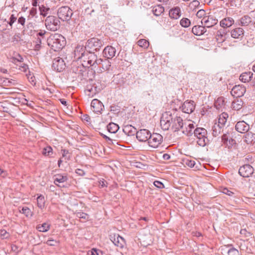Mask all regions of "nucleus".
Wrapping results in <instances>:
<instances>
[{"mask_svg":"<svg viewBox=\"0 0 255 255\" xmlns=\"http://www.w3.org/2000/svg\"><path fill=\"white\" fill-rule=\"evenodd\" d=\"M183 120L180 117L176 116L174 118L171 117V115L167 113L163 114L160 120V125L164 130H167L171 127L174 131L181 129L183 127Z\"/></svg>","mask_w":255,"mask_h":255,"instance_id":"nucleus-1","label":"nucleus"},{"mask_svg":"<svg viewBox=\"0 0 255 255\" xmlns=\"http://www.w3.org/2000/svg\"><path fill=\"white\" fill-rule=\"evenodd\" d=\"M47 43L54 51H59L65 46V38L61 34L56 33L51 35L47 39Z\"/></svg>","mask_w":255,"mask_h":255,"instance_id":"nucleus-2","label":"nucleus"},{"mask_svg":"<svg viewBox=\"0 0 255 255\" xmlns=\"http://www.w3.org/2000/svg\"><path fill=\"white\" fill-rule=\"evenodd\" d=\"M194 136L197 138V143L201 146H205L208 142L207 138V131L206 129L202 128H198L194 130Z\"/></svg>","mask_w":255,"mask_h":255,"instance_id":"nucleus-3","label":"nucleus"},{"mask_svg":"<svg viewBox=\"0 0 255 255\" xmlns=\"http://www.w3.org/2000/svg\"><path fill=\"white\" fill-rule=\"evenodd\" d=\"M103 45V41L98 38L93 37L88 40L86 44V47L89 51L94 52V51H99Z\"/></svg>","mask_w":255,"mask_h":255,"instance_id":"nucleus-4","label":"nucleus"},{"mask_svg":"<svg viewBox=\"0 0 255 255\" xmlns=\"http://www.w3.org/2000/svg\"><path fill=\"white\" fill-rule=\"evenodd\" d=\"M45 25L48 30L55 31L60 27V21L54 16H48L45 19Z\"/></svg>","mask_w":255,"mask_h":255,"instance_id":"nucleus-5","label":"nucleus"},{"mask_svg":"<svg viewBox=\"0 0 255 255\" xmlns=\"http://www.w3.org/2000/svg\"><path fill=\"white\" fill-rule=\"evenodd\" d=\"M97 55L93 52H86V55L82 60V65L84 66H93L96 67L98 61Z\"/></svg>","mask_w":255,"mask_h":255,"instance_id":"nucleus-6","label":"nucleus"},{"mask_svg":"<svg viewBox=\"0 0 255 255\" xmlns=\"http://www.w3.org/2000/svg\"><path fill=\"white\" fill-rule=\"evenodd\" d=\"M58 18L63 21L69 20L73 15L72 10L69 7L65 6L60 7L57 11Z\"/></svg>","mask_w":255,"mask_h":255,"instance_id":"nucleus-7","label":"nucleus"},{"mask_svg":"<svg viewBox=\"0 0 255 255\" xmlns=\"http://www.w3.org/2000/svg\"><path fill=\"white\" fill-rule=\"evenodd\" d=\"M162 136L157 133H153L150 134L148 143L150 146L153 148H157L162 142Z\"/></svg>","mask_w":255,"mask_h":255,"instance_id":"nucleus-8","label":"nucleus"},{"mask_svg":"<svg viewBox=\"0 0 255 255\" xmlns=\"http://www.w3.org/2000/svg\"><path fill=\"white\" fill-rule=\"evenodd\" d=\"M23 58L21 56L18 55V57H14L12 59V62L16 65V68L20 71L26 72L28 70V65L22 62Z\"/></svg>","mask_w":255,"mask_h":255,"instance_id":"nucleus-9","label":"nucleus"},{"mask_svg":"<svg viewBox=\"0 0 255 255\" xmlns=\"http://www.w3.org/2000/svg\"><path fill=\"white\" fill-rule=\"evenodd\" d=\"M65 63L60 57H56L53 60L52 68L57 72H61L65 69Z\"/></svg>","mask_w":255,"mask_h":255,"instance_id":"nucleus-10","label":"nucleus"},{"mask_svg":"<svg viewBox=\"0 0 255 255\" xmlns=\"http://www.w3.org/2000/svg\"><path fill=\"white\" fill-rule=\"evenodd\" d=\"M150 132L146 129H141L136 132V138L140 142L148 141Z\"/></svg>","mask_w":255,"mask_h":255,"instance_id":"nucleus-11","label":"nucleus"},{"mask_svg":"<svg viewBox=\"0 0 255 255\" xmlns=\"http://www.w3.org/2000/svg\"><path fill=\"white\" fill-rule=\"evenodd\" d=\"M254 172L253 167L249 164H245L241 166L239 170V174L244 177H250Z\"/></svg>","mask_w":255,"mask_h":255,"instance_id":"nucleus-12","label":"nucleus"},{"mask_svg":"<svg viewBox=\"0 0 255 255\" xmlns=\"http://www.w3.org/2000/svg\"><path fill=\"white\" fill-rule=\"evenodd\" d=\"M201 22L204 27H211L217 23L218 20L213 15H208L202 18Z\"/></svg>","mask_w":255,"mask_h":255,"instance_id":"nucleus-13","label":"nucleus"},{"mask_svg":"<svg viewBox=\"0 0 255 255\" xmlns=\"http://www.w3.org/2000/svg\"><path fill=\"white\" fill-rule=\"evenodd\" d=\"M87 49L86 45L85 46L83 45H78L74 50L75 57L77 59H81V61H82L86 55Z\"/></svg>","mask_w":255,"mask_h":255,"instance_id":"nucleus-14","label":"nucleus"},{"mask_svg":"<svg viewBox=\"0 0 255 255\" xmlns=\"http://www.w3.org/2000/svg\"><path fill=\"white\" fill-rule=\"evenodd\" d=\"M246 91V87L243 85H235L232 89L231 93L235 97H240L244 95Z\"/></svg>","mask_w":255,"mask_h":255,"instance_id":"nucleus-15","label":"nucleus"},{"mask_svg":"<svg viewBox=\"0 0 255 255\" xmlns=\"http://www.w3.org/2000/svg\"><path fill=\"white\" fill-rule=\"evenodd\" d=\"M195 128L194 125L190 121L185 122L183 123V127L181 128L182 132L187 136H191L193 134Z\"/></svg>","mask_w":255,"mask_h":255,"instance_id":"nucleus-16","label":"nucleus"},{"mask_svg":"<svg viewBox=\"0 0 255 255\" xmlns=\"http://www.w3.org/2000/svg\"><path fill=\"white\" fill-rule=\"evenodd\" d=\"M110 240L118 247L123 248L125 246V242L124 239L118 234L111 236Z\"/></svg>","mask_w":255,"mask_h":255,"instance_id":"nucleus-17","label":"nucleus"},{"mask_svg":"<svg viewBox=\"0 0 255 255\" xmlns=\"http://www.w3.org/2000/svg\"><path fill=\"white\" fill-rule=\"evenodd\" d=\"M182 111L185 113L190 114L193 112L195 109V104L193 101H186L180 107Z\"/></svg>","mask_w":255,"mask_h":255,"instance_id":"nucleus-18","label":"nucleus"},{"mask_svg":"<svg viewBox=\"0 0 255 255\" xmlns=\"http://www.w3.org/2000/svg\"><path fill=\"white\" fill-rule=\"evenodd\" d=\"M91 108L96 113H101L104 108L102 103L98 99H94L91 102Z\"/></svg>","mask_w":255,"mask_h":255,"instance_id":"nucleus-19","label":"nucleus"},{"mask_svg":"<svg viewBox=\"0 0 255 255\" xmlns=\"http://www.w3.org/2000/svg\"><path fill=\"white\" fill-rule=\"evenodd\" d=\"M116 53L115 48L112 46H107L103 50V55L107 59H112L115 56Z\"/></svg>","mask_w":255,"mask_h":255,"instance_id":"nucleus-20","label":"nucleus"},{"mask_svg":"<svg viewBox=\"0 0 255 255\" xmlns=\"http://www.w3.org/2000/svg\"><path fill=\"white\" fill-rule=\"evenodd\" d=\"M97 65L101 66L102 69H100L101 72L109 71L111 67V62L107 59L99 58L98 61Z\"/></svg>","mask_w":255,"mask_h":255,"instance_id":"nucleus-21","label":"nucleus"},{"mask_svg":"<svg viewBox=\"0 0 255 255\" xmlns=\"http://www.w3.org/2000/svg\"><path fill=\"white\" fill-rule=\"evenodd\" d=\"M68 180L67 176L66 174H57L54 176V184L59 187H63V185H60L59 183H63Z\"/></svg>","mask_w":255,"mask_h":255,"instance_id":"nucleus-22","label":"nucleus"},{"mask_svg":"<svg viewBox=\"0 0 255 255\" xmlns=\"http://www.w3.org/2000/svg\"><path fill=\"white\" fill-rule=\"evenodd\" d=\"M236 130L241 133H245L249 129V126L244 121L238 122L235 126Z\"/></svg>","mask_w":255,"mask_h":255,"instance_id":"nucleus-23","label":"nucleus"},{"mask_svg":"<svg viewBox=\"0 0 255 255\" xmlns=\"http://www.w3.org/2000/svg\"><path fill=\"white\" fill-rule=\"evenodd\" d=\"M169 15L171 18L178 19L181 15L180 8L178 6L172 8L169 10Z\"/></svg>","mask_w":255,"mask_h":255,"instance_id":"nucleus-24","label":"nucleus"},{"mask_svg":"<svg viewBox=\"0 0 255 255\" xmlns=\"http://www.w3.org/2000/svg\"><path fill=\"white\" fill-rule=\"evenodd\" d=\"M102 87V86L100 83H98V84H94L91 88L87 89V91L89 92L88 95L89 96L93 97L94 95H95L97 93H98L101 90L100 88Z\"/></svg>","mask_w":255,"mask_h":255,"instance_id":"nucleus-25","label":"nucleus"},{"mask_svg":"<svg viewBox=\"0 0 255 255\" xmlns=\"http://www.w3.org/2000/svg\"><path fill=\"white\" fill-rule=\"evenodd\" d=\"M234 23V20L232 17H226L220 21V25L222 27H229Z\"/></svg>","mask_w":255,"mask_h":255,"instance_id":"nucleus-26","label":"nucleus"},{"mask_svg":"<svg viewBox=\"0 0 255 255\" xmlns=\"http://www.w3.org/2000/svg\"><path fill=\"white\" fill-rule=\"evenodd\" d=\"M244 34V31L242 28L238 27L233 29L231 32V36L234 38H239L243 36Z\"/></svg>","mask_w":255,"mask_h":255,"instance_id":"nucleus-27","label":"nucleus"},{"mask_svg":"<svg viewBox=\"0 0 255 255\" xmlns=\"http://www.w3.org/2000/svg\"><path fill=\"white\" fill-rule=\"evenodd\" d=\"M225 106V99L224 97H219L214 103V106L216 109L222 111Z\"/></svg>","mask_w":255,"mask_h":255,"instance_id":"nucleus-28","label":"nucleus"},{"mask_svg":"<svg viewBox=\"0 0 255 255\" xmlns=\"http://www.w3.org/2000/svg\"><path fill=\"white\" fill-rule=\"evenodd\" d=\"M123 131L128 136L133 135L136 132V128L131 125H126L124 127Z\"/></svg>","mask_w":255,"mask_h":255,"instance_id":"nucleus-29","label":"nucleus"},{"mask_svg":"<svg viewBox=\"0 0 255 255\" xmlns=\"http://www.w3.org/2000/svg\"><path fill=\"white\" fill-rule=\"evenodd\" d=\"M251 22L252 18L248 15H244L239 20V25L242 26H248Z\"/></svg>","mask_w":255,"mask_h":255,"instance_id":"nucleus-30","label":"nucleus"},{"mask_svg":"<svg viewBox=\"0 0 255 255\" xmlns=\"http://www.w3.org/2000/svg\"><path fill=\"white\" fill-rule=\"evenodd\" d=\"M224 128L218 125L217 123H215L212 127V134L216 137L218 136L223 131Z\"/></svg>","mask_w":255,"mask_h":255,"instance_id":"nucleus-31","label":"nucleus"},{"mask_svg":"<svg viewBox=\"0 0 255 255\" xmlns=\"http://www.w3.org/2000/svg\"><path fill=\"white\" fill-rule=\"evenodd\" d=\"M253 75L251 72H244L241 75L240 80L244 83L248 82L251 80Z\"/></svg>","mask_w":255,"mask_h":255,"instance_id":"nucleus-32","label":"nucleus"},{"mask_svg":"<svg viewBox=\"0 0 255 255\" xmlns=\"http://www.w3.org/2000/svg\"><path fill=\"white\" fill-rule=\"evenodd\" d=\"M228 118V115L227 113L225 112L222 113L219 117L218 123L217 124L224 128Z\"/></svg>","mask_w":255,"mask_h":255,"instance_id":"nucleus-33","label":"nucleus"},{"mask_svg":"<svg viewBox=\"0 0 255 255\" xmlns=\"http://www.w3.org/2000/svg\"><path fill=\"white\" fill-rule=\"evenodd\" d=\"M243 105V102L241 99H236L232 102V108L235 110L238 111L242 108Z\"/></svg>","mask_w":255,"mask_h":255,"instance_id":"nucleus-34","label":"nucleus"},{"mask_svg":"<svg viewBox=\"0 0 255 255\" xmlns=\"http://www.w3.org/2000/svg\"><path fill=\"white\" fill-rule=\"evenodd\" d=\"M205 29L204 26L196 25L192 28V31L195 35H201L204 33L205 32Z\"/></svg>","mask_w":255,"mask_h":255,"instance_id":"nucleus-35","label":"nucleus"},{"mask_svg":"<svg viewBox=\"0 0 255 255\" xmlns=\"http://www.w3.org/2000/svg\"><path fill=\"white\" fill-rule=\"evenodd\" d=\"M108 131L112 133H116L119 129V126L114 123H110L107 127Z\"/></svg>","mask_w":255,"mask_h":255,"instance_id":"nucleus-36","label":"nucleus"},{"mask_svg":"<svg viewBox=\"0 0 255 255\" xmlns=\"http://www.w3.org/2000/svg\"><path fill=\"white\" fill-rule=\"evenodd\" d=\"M164 11V8L160 5L155 6L152 8V12L154 15L159 16L161 15Z\"/></svg>","mask_w":255,"mask_h":255,"instance_id":"nucleus-37","label":"nucleus"},{"mask_svg":"<svg viewBox=\"0 0 255 255\" xmlns=\"http://www.w3.org/2000/svg\"><path fill=\"white\" fill-rule=\"evenodd\" d=\"M76 216L81 220V222H85L89 219V216L85 213L78 212L75 213Z\"/></svg>","mask_w":255,"mask_h":255,"instance_id":"nucleus-38","label":"nucleus"},{"mask_svg":"<svg viewBox=\"0 0 255 255\" xmlns=\"http://www.w3.org/2000/svg\"><path fill=\"white\" fill-rule=\"evenodd\" d=\"M50 229V225L47 223H44L42 224L38 225L36 229L39 232H45L48 231Z\"/></svg>","mask_w":255,"mask_h":255,"instance_id":"nucleus-39","label":"nucleus"},{"mask_svg":"<svg viewBox=\"0 0 255 255\" xmlns=\"http://www.w3.org/2000/svg\"><path fill=\"white\" fill-rule=\"evenodd\" d=\"M37 206L41 209H43L45 206V199L43 195H40L37 198Z\"/></svg>","mask_w":255,"mask_h":255,"instance_id":"nucleus-40","label":"nucleus"},{"mask_svg":"<svg viewBox=\"0 0 255 255\" xmlns=\"http://www.w3.org/2000/svg\"><path fill=\"white\" fill-rule=\"evenodd\" d=\"M137 44L139 46L142 47L144 49L147 48L149 45V42L144 39L139 40L137 42Z\"/></svg>","mask_w":255,"mask_h":255,"instance_id":"nucleus-41","label":"nucleus"},{"mask_svg":"<svg viewBox=\"0 0 255 255\" xmlns=\"http://www.w3.org/2000/svg\"><path fill=\"white\" fill-rule=\"evenodd\" d=\"M42 154L45 156H51L53 154L52 147L50 146L44 147L42 151Z\"/></svg>","mask_w":255,"mask_h":255,"instance_id":"nucleus-42","label":"nucleus"},{"mask_svg":"<svg viewBox=\"0 0 255 255\" xmlns=\"http://www.w3.org/2000/svg\"><path fill=\"white\" fill-rule=\"evenodd\" d=\"M180 25L183 27H188L191 24L190 20L187 18H183L180 21Z\"/></svg>","mask_w":255,"mask_h":255,"instance_id":"nucleus-43","label":"nucleus"},{"mask_svg":"<svg viewBox=\"0 0 255 255\" xmlns=\"http://www.w3.org/2000/svg\"><path fill=\"white\" fill-rule=\"evenodd\" d=\"M216 38L219 42H223L225 40V35L224 32H222L221 30L217 31Z\"/></svg>","mask_w":255,"mask_h":255,"instance_id":"nucleus-44","label":"nucleus"},{"mask_svg":"<svg viewBox=\"0 0 255 255\" xmlns=\"http://www.w3.org/2000/svg\"><path fill=\"white\" fill-rule=\"evenodd\" d=\"M200 5V2L197 0H194L191 1L189 5V7L192 10H194Z\"/></svg>","mask_w":255,"mask_h":255,"instance_id":"nucleus-45","label":"nucleus"},{"mask_svg":"<svg viewBox=\"0 0 255 255\" xmlns=\"http://www.w3.org/2000/svg\"><path fill=\"white\" fill-rule=\"evenodd\" d=\"M20 212L21 213L24 214L27 217L31 216H32V213H31V212L30 209H29L27 207H23L21 209V210H20Z\"/></svg>","mask_w":255,"mask_h":255,"instance_id":"nucleus-46","label":"nucleus"},{"mask_svg":"<svg viewBox=\"0 0 255 255\" xmlns=\"http://www.w3.org/2000/svg\"><path fill=\"white\" fill-rule=\"evenodd\" d=\"M184 164L189 167H193L195 164V161L190 159H184L183 160Z\"/></svg>","mask_w":255,"mask_h":255,"instance_id":"nucleus-47","label":"nucleus"},{"mask_svg":"<svg viewBox=\"0 0 255 255\" xmlns=\"http://www.w3.org/2000/svg\"><path fill=\"white\" fill-rule=\"evenodd\" d=\"M39 10L40 12V14L44 16H45L47 13V12L49 10V8L43 5H41L39 6Z\"/></svg>","mask_w":255,"mask_h":255,"instance_id":"nucleus-48","label":"nucleus"},{"mask_svg":"<svg viewBox=\"0 0 255 255\" xmlns=\"http://www.w3.org/2000/svg\"><path fill=\"white\" fill-rule=\"evenodd\" d=\"M9 234L6 230L2 229L0 230V237L2 239H7L9 237Z\"/></svg>","mask_w":255,"mask_h":255,"instance_id":"nucleus-49","label":"nucleus"},{"mask_svg":"<svg viewBox=\"0 0 255 255\" xmlns=\"http://www.w3.org/2000/svg\"><path fill=\"white\" fill-rule=\"evenodd\" d=\"M228 255H239L238 250L234 248H232L229 250L228 252Z\"/></svg>","mask_w":255,"mask_h":255,"instance_id":"nucleus-50","label":"nucleus"},{"mask_svg":"<svg viewBox=\"0 0 255 255\" xmlns=\"http://www.w3.org/2000/svg\"><path fill=\"white\" fill-rule=\"evenodd\" d=\"M221 191L224 193V194H225L226 195H228L230 196H232L234 195V193L232 191H230L229 190L228 188H223L222 189V190Z\"/></svg>","mask_w":255,"mask_h":255,"instance_id":"nucleus-51","label":"nucleus"},{"mask_svg":"<svg viewBox=\"0 0 255 255\" xmlns=\"http://www.w3.org/2000/svg\"><path fill=\"white\" fill-rule=\"evenodd\" d=\"M206 12L203 9H200L198 10L196 13V16L199 18H203L205 16Z\"/></svg>","mask_w":255,"mask_h":255,"instance_id":"nucleus-52","label":"nucleus"},{"mask_svg":"<svg viewBox=\"0 0 255 255\" xmlns=\"http://www.w3.org/2000/svg\"><path fill=\"white\" fill-rule=\"evenodd\" d=\"M153 184L155 186H156V187H157L159 189H162V188H164L163 184L162 182H161L160 181H155L154 182Z\"/></svg>","mask_w":255,"mask_h":255,"instance_id":"nucleus-53","label":"nucleus"},{"mask_svg":"<svg viewBox=\"0 0 255 255\" xmlns=\"http://www.w3.org/2000/svg\"><path fill=\"white\" fill-rule=\"evenodd\" d=\"M37 13V9L35 7H32L29 11V15L28 16V18L30 17V16H31V17H33L35 16V15Z\"/></svg>","mask_w":255,"mask_h":255,"instance_id":"nucleus-54","label":"nucleus"},{"mask_svg":"<svg viewBox=\"0 0 255 255\" xmlns=\"http://www.w3.org/2000/svg\"><path fill=\"white\" fill-rule=\"evenodd\" d=\"M96 249H93L88 251L86 255H99Z\"/></svg>","mask_w":255,"mask_h":255,"instance_id":"nucleus-55","label":"nucleus"},{"mask_svg":"<svg viewBox=\"0 0 255 255\" xmlns=\"http://www.w3.org/2000/svg\"><path fill=\"white\" fill-rule=\"evenodd\" d=\"M62 156L65 157L66 159H69V156H67V155L69 153V151L66 149H62L61 150Z\"/></svg>","mask_w":255,"mask_h":255,"instance_id":"nucleus-56","label":"nucleus"},{"mask_svg":"<svg viewBox=\"0 0 255 255\" xmlns=\"http://www.w3.org/2000/svg\"><path fill=\"white\" fill-rule=\"evenodd\" d=\"M107 182L103 179L102 180H100L99 181L98 185L100 187H107Z\"/></svg>","mask_w":255,"mask_h":255,"instance_id":"nucleus-57","label":"nucleus"},{"mask_svg":"<svg viewBox=\"0 0 255 255\" xmlns=\"http://www.w3.org/2000/svg\"><path fill=\"white\" fill-rule=\"evenodd\" d=\"M5 85H6L7 86H10V85H14L15 84V81L14 80H8V79H6L4 81Z\"/></svg>","mask_w":255,"mask_h":255,"instance_id":"nucleus-58","label":"nucleus"},{"mask_svg":"<svg viewBox=\"0 0 255 255\" xmlns=\"http://www.w3.org/2000/svg\"><path fill=\"white\" fill-rule=\"evenodd\" d=\"M9 22L8 23L10 26L12 25V24L16 21V17L14 16L13 14L11 15L10 18H9Z\"/></svg>","mask_w":255,"mask_h":255,"instance_id":"nucleus-59","label":"nucleus"},{"mask_svg":"<svg viewBox=\"0 0 255 255\" xmlns=\"http://www.w3.org/2000/svg\"><path fill=\"white\" fill-rule=\"evenodd\" d=\"M229 136L227 134H224L222 136V141L224 144H226L228 140Z\"/></svg>","mask_w":255,"mask_h":255,"instance_id":"nucleus-60","label":"nucleus"},{"mask_svg":"<svg viewBox=\"0 0 255 255\" xmlns=\"http://www.w3.org/2000/svg\"><path fill=\"white\" fill-rule=\"evenodd\" d=\"M25 22V18L22 16H21L18 19V23L21 24L22 26L24 25Z\"/></svg>","mask_w":255,"mask_h":255,"instance_id":"nucleus-61","label":"nucleus"},{"mask_svg":"<svg viewBox=\"0 0 255 255\" xmlns=\"http://www.w3.org/2000/svg\"><path fill=\"white\" fill-rule=\"evenodd\" d=\"M56 243V241L54 240H48L46 242V244L51 246H55Z\"/></svg>","mask_w":255,"mask_h":255,"instance_id":"nucleus-62","label":"nucleus"},{"mask_svg":"<svg viewBox=\"0 0 255 255\" xmlns=\"http://www.w3.org/2000/svg\"><path fill=\"white\" fill-rule=\"evenodd\" d=\"M45 34V31L40 30L36 35L37 37H39L40 38H43L44 35Z\"/></svg>","mask_w":255,"mask_h":255,"instance_id":"nucleus-63","label":"nucleus"},{"mask_svg":"<svg viewBox=\"0 0 255 255\" xmlns=\"http://www.w3.org/2000/svg\"><path fill=\"white\" fill-rule=\"evenodd\" d=\"M75 172L81 176L84 175L85 174V172L84 170L80 169H77L75 171Z\"/></svg>","mask_w":255,"mask_h":255,"instance_id":"nucleus-64","label":"nucleus"}]
</instances>
